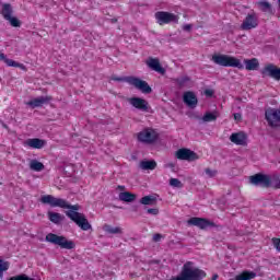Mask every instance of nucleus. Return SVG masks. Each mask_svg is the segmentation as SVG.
<instances>
[{
  "mask_svg": "<svg viewBox=\"0 0 280 280\" xmlns=\"http://www.w3.org/2000/svg\"><path fill=\"white\" fill-rule=\"evenodd\" d=\"M51 96H39L32 101H28L26 104L31 106V108H40V106H45V104H49L51 102Z\"/></svg>",
  "mask_w": 280,
  "mask_h": 280,
  "instance_id": "f3484780",
  "label": "nucleus"
},
{
  "mask_svg": "<svg viewBox=\"0 0 280 280\" xmlns=\"http://www.w3.org/2000/svg\"><path fill=\"white\" fill-rule=\"evenodd\" d=\"M212 62L219 67H235L236 69H244V65L240 59L228 55H213Z\"/></svg>",
  "mask_w": 280,
  "mask_h": 280,
  "instance_id": "20e7f679",
  "label": "nucleus"
},
{
  "mask_svg": "<svg viewBox=\"0 0 280 280\" xmlns=\"http://www.w3.org/2000/svg\"><path fill=\"white\" fill-rule=\"evenodd\" d=\"M155 19L159 25H167L170 23H178V15L166 11H158Z\"/></svg>",
  "mask_w": 280,
  "mask_h": 280,
  "instance_id": "9d476101",
  "label": "nucleus"
},
{
  "mask_svg": "<svg viewBox=\"0 0 280 280\" xmlns=\"http://www.w3.org/2000/svg\"><path fill=\"white\" fill-rule=\"evenodd\" d=\"M258 5H259L261 12H271V10H272V4H270V2H268V1H260V2H258Z\"/></svg>",
  "mask_w": 280,
  "mask_h": 280,
  "instance_id": "c756f323",
  "label": "nucleus"
},
{
  "mask_svg": "<svg viewBox=\"0 0 280 280\" xmlns=\"http://www.w3.org/2000/svg\"><path fill=\"white\" fill-rule=\"evenodd\" d=\"M147 213L150 215H159V208H149L147 209Z\"/></svg>",
  "mask_w": 280,
  "mask_h": 280,
  "instance_id": "4c0bfd02",
  "label": "nucleus"
},
{
  "mask_svg": "<svg viewBox=\"0 0 280 280\" xmlns=\"http://www.w3.org/2000/svg\"><path fill=\"white\" fill-rule=\"evenodd\" d=\"M139 167L144 171L156 170V161L154 160H142Z\"/></svg>",
  "mask_w": 280,
  "mask_h": 280,
  "instance_id": "4be33fe9",
  "label": "nucleus"
},
{
  "mask_svg": "<svg viewBox=\"0 0 280 280\" xmlns=\"http://www.w3.org/2000/svg\"><path fill=\"white\" fill-rule=\"evenodd\" d=\"M234 119L235 121H242V114L240 113L234 114Z\"/></svg>",
  "mask_w": 280,
  "mask_h": 280,
  "instance_id": "79ce46f5",
  "label": "nucleus"
},
{
  "mask_svg": "<svg viewBox=\"0 0 280 280\" xmlns=\"http://www.w3.org/2000/svg\"><path fill=\"white\" fill-rule=\"evenodd\" d=\"M271 243L273 248H276V250L280 253V238L273 237L271 238Z\"/></svg>",
  "mask_w": 280,
  "mask_h": 280,
  "instance_id": "e433bc0d",
  "label": "nucleus"
},
{
  "mask_svg": "<svg viewBox=\"0 0 280 280\" xmlns=\"http://www.w3.org/2000/svg\"><path fill=\"white\" fill-rule=\"evenodd\" d=\"M25 144L28 145V148H33L34 150H40L45 148V140L33 138L25 141Z\"/></svg>",
  "mask_w": 280,
  "mask_h": 280,
  "instance_id": "6ab92c4d",
  "label": "nucleus"
},
{
  "mask_svg": "<svg viewBox=\"0 0 280 280\" xmlns=\"http://www.w3.org/2000/svg\"><path fill=\"white\" fill-rule=\"evenodd\" d=\"M128 102L133 106V108H137V110H141L142 113H150V103H148V101L144 98L135 96L128 98Z\"/></svg>",
  "mask_w": 280,
  "mask_h": 280,
  "instance_id": "4468645a",
  "label": "nucleus"
},
{
  "mask_svg": "<svg viewBox=\"0 0 280 280\" xmlns=\"http://www.w3.org/2000/svg\"><path fill=\"white\" fill-rule=\"evenodd\" d=\"M244 63H245V69L247 71H257V69H259V60L257 58L245 59Z\"/></svg>",
  "mask_w": 280,
  "mask_h": 280,
  "instance_id": "aec40b11",
  "label": "nucleus"
},
{
  "mask_svg": "<svg viewBox=\"0 0 280 280\" xmlns=\"http://www.w3.org/2000/svg\"><path fill=\"white\" fill-rule=\"evenodd\" d=\"M3 62H5V65L8 67H15V68H20V69H25V66L23 63H19L16 61L12 60V59H9L8 56L5 57Z\"/></svg>",
  "mask_w": 280,
  "mask_h": 280,
  "instance_id": "c85d7f7f",
  "label": "nucleus"
},
{
  "mask_svg": "<svg viewBox=\"0 0 280 280\" xmlns=\"http://www.w3.org/2000/svg\"><path fill=\"white\" fill-rule=\"evenodd\" d=\"M159 140V133L154 129H144L138 133V141L141 143H154Z\"/></svg>",
  "mask_w": 280,
  "mask_h": 280,
  "instance_id": "9b49d317",
  "label": "nucleus"
},
{
  "mask_svg": "<svg viewBox=\"0 0 280 280\" xmlns=\"http://www.w3.org/2000/svg\"><path fill=\"white\" fill-rule=\"evenodd\" d=\"M191 79L189 77H182L176 79V83L178 84V86H180V89H183V86L187 85V82H190Z\"/></svg>",
  "mask_w": 280,
  "mask_h": 280,
  "instance_id": "2f4dec72",
  "label": "nucleus"
},
{
  "mask_svg": "<svg viewBox=\"0 0 280 280\" xmlns=\"http://www.w3.org/2000/svg\"><path fill=\"white\" fill-rule=\"evenodd\" d=\"M30 170H32L33 172H43V170H45V164H43L38 160H32L30 163Z\"/></svg>",
  "mask_w": 280,
  "mask_h": 280,
  "instance_id": "393cba45",
  "label": "nucleus"
},
{
  "mask_svg": "<svg viewBox=\"0 0 280 280\" xmlns=\"http://www.w3.org/2000/svg\"><path fill=\"white\" fill-rule=\"evenodd\" d=\"M257 273L254 271H244L243 273L235 277V280H250L255 279Z\"/></svg>",
  "mask_w": 280,
  "mask_h": 280,
  "instance_id": "a878e982",
  "label": "nucleus"
},
{
  "mask_svg": "<svg viewBox=\"0 0 280 280\" xmlns=\"http://www.w3.org/2000/svg\"><path fill=\"white\" fill-rule=\"evenodd\" d=\"M42 205H49L50 207H59L60 209H69L66 211L67 218L79 226L81 231H91L93 226L86 219L84 213H80V205H71L62 198H56L52 195H44L40 197Z\"/></svg>",
  "mask_w": 280,
  "mask_h": 280,
  "instance_id": "f257e3e1",
  "label": "nucleus"
},
{
  "mask_svg": "<svg viewBox=\"0 0 280 280\" xmlns=\"http://www.w3.org/2000/svg\"><path fill=\"white\" fill-rule=\"evenodd\" d=\"M1 125H2V128H5V130H9V127L5 125V122H1Z\"/></svg>",
  "mask_w": 280,
  "mask_h": 280,
  "instance_id": "a18cd8bd",
  "label": "nucleus"
},
{
  "mask_svg": "<svg viewBox=\"0 0 280 280\" xmlns=\"http://www.w3.org/2000/svg\"><path fill=\"white\" fill-rule=\"evenodd\" d=\"M270 187L272 189H280V178L278 175L270 176Z\"/></svg>",
  "mask_w": 280,
  "mask_h": 280,
  "instance_id": "7c9ffc66",
  "label": "nucleus"
},
{
  "mask_svg": "<svg viewBox=\"0 0 280 280\" xmlns=\"http://www.w3.org/2000/svg\"><path fill=\"white\" fill-rule=\"evenodd\" d=\"M14 10L12 9V4L10 3H2V16L4 21H9L11 27H21V20L18 18L12 16Z\"/></svg>",
  "mask_w": 280,
  "mask_h": 280,
  "instance_id": "423d86ee",
  "label": "nucleus"
},
{
  "mask_svg": "<svg viewBox=\"0 0 280 280\" xmlns=\"http://www.w3.org/2000/svg\"><path fill=\"white\" fill-rule=\"evenodd\" d=\"M212 280H218V273L212 276Z\"/></svg>",
  "mask_w": 280,
  "mask_h": 280,
  "instance_id": "09e8293b",
  "label": "nucleus"
},
{
  "mask_svg": "<svg viewBox=\"0 0 280 280\" xmlns=\"http://www.w3.org/2000/svg\"><path fill=\"white\" fill-rule=\"evenodd\" d=\"M23 209H25V206H21L20 210H19V213H21L23 211Z\"/></svg>",
  "mask_w": 280,
  "mask_h": 280,
  "instance_id": "de8ad7c7",
  "label": "nucleus"
},
{
  "mask_svg": "<svg viewBox=\"0 0 280 280\" xmlns=\"http://www.w3.org/2000/svg\"><path fill=\"white\" fill-rule=\"evenodd\" d=\"M203 93H205V96H206V97H213V93H214V92H213V90H205Z\"/></svg>",
  "mask_w": 280,
  "mask_h": 280,
  "instance_id": "ea45409f",
  "label": "nucleus"
},
{
  "mask_svg": "<svg viewBox=\"0 0 280 280\" xmlns=\"http://www.w3.org/2000/svg\"><path fill=\"white\" fill-rule=\"evenodd\" d=\"M2 121L0 120V124H1Z\"/></svg>",
  "mask_w": 280,
  "mask_h": 280,
  "instance_id": "8fccbe9b",
  "label": "nucleus"
},
{
  "mask_svg": "<svg viewBox=\"0 0 280 280\" xmlns=\"http://www.w3.org/2000/svg\"><path fill=\"white\" fill-rule=\"evenodd\" d=\"M117 189H120L121 191H124L126 189V186H118Z\"/></svg>",
  "mask_w": 280,
  "mask_h": 280,
  "instance_id": "49530a36",
  "label": "nucleus"
},
{
  "mask_svg": "<svg viewBox=\"0 0 280 280\" xmlns=\"http://www.w3.org/2000/svg\"><path fill=\"white\" fill-rule=\"evenodd\" d=\"M265 119L269 128H280V108H267L265 110Z\"/></svg>",
  "mask_w": 280,
  "mask_h": 280,
  "instance_id": "39448f33",
  "label": "nucleus"
},
{
  "mask_svg": "<svg viewBox=\"0 0 280 280\" xmlns=\"http://www.w3.org/2000/svg\"><path fill=\"white\" fill-rule=\"evenodd\" d=\"M215 119H218V112H207L202 117V121L205 122L215 121Z\"/></svg>",
  "mask_w": 280,
  "mask_h": 280,
  "instance_id": "cd10ccee",
  "label": "nucleus"
},
{
  "mask_svg": "<svg viewBox=\"0 0 280 280\" xmlns=\"http://www.w3.org/2000/svg\"><path fill=\"white\" fill-rule=\"evenodd\" d=\"M166 167H171L172 170H174V167H176V165L174 163H168V164H166Z\"/></svg>",
  "mask_w": 280,
  "mask_h": 280,
  "instance_id": "c03bdc74",
  "label": "nucleus"
},
{
  "mask_svg": "<svg viewBox=\"0 0 280 280\" xmlns=\"http://www.w3.org/2000/svg\"><path fill=\"white\" fill-rule=\"evenodd\" d=\"M194 27V25H191V24H185L184 26H183V30H184V32H191V28Z\"/></svg>",
  "mask_w": 280,
  "mask_h": 280,
  "instance_id": "a19ab883",
  "label": "nucleus"
},
{
  "mask_svg": "<svg viewBox=\"0 0 280 280\" xmlns=\"http://www.w3.org/2000/svg\"><path fill=\"white\" fill-rule=\"evenodd\" d=\"M183 102L188 108H196L198 106V96L192 91L185 92L183 95Z\"/></svg>",
  "mask_w": 280,
  "mask_h": 280,
  "instance_id": "dca6fc26",
  "label": "nucleus"
},
{
  "mask_svg": "<svg viewBox=\"0 0 280 280\" xmlns=\"http://www.w3.org/2000/svg\"><path fill=\"white\" fill-rule=\"evenodd\" d=\"M103 231L106 232L108 235H121L124 231L119 226H112L109 224H104L103 225Z\"/></svg>",
  "mask_w": 280,
  "mask_h": 280,
  "instance_id": "5701e85b",
  "label": "nucleus"
},
{
  "mask_svg": "<svg viewBox=\"0 0 280 280\" xmlns=\"http://www.w3.org/2000/svg\"><path fill=\"white\" fill-rule=\"evenodd\" d=\"M147 65L150 69H152V71H156V73L165 75V68L161 67V61L159 59L150 57Z\"/></svg>",
  "mask_w": 280,
  "mask_h": 280,
  "instance_id": "a211bd4d",
  "label": "nucleus"
},
{
  "mask_svg": "<svg viewBox=\"0 0 280 280\" xmlns=\"http://www.w3.org/2000/svg\"><path fill=\"white\" fill-rule=\"evenodd\" d=\"M140 205H156V197L154 196H144L140 199Z\"/></svg>",
  "mask_w": 280,
  "mask_h": 280,
  "instance_id": "bb28decb",
  "label": "nucleus"
},
{
  "mask_svg": "<svg viewBox=\"0 0 280 280\" xmlns=\"http://www.w3.org/2000/svg\"><path fill=\"white\" fill-rule=\"evenodd\" d=\"M152 240H153V242H161V240H163V234L156 233L153 235Z\"/></svg>",
  "mask_w": 280,
  "mask_h": 280,
  "instance_id": "58836bf2",
  "label": "nucleus"
},
{
  "mask_svg": "<svg viewBox=\"0 0 280 280\" xmlns=\"http://www.w3.org/2000/svg\"><path fill=\"white\" fill-rule=\"evenodd\" d=\"M48 219L52 222V224H60V222H65V215L58 212L48 211Z\"/></svg>",
  "mask_w": 280,
  "mask_h": 280,
  "instance_id": "b1692460",
  "label": "nucleus"
},
{
  "mask_svg": "<svg viewBox=\"0 0 280 280\" xmlns=\"http://www.w3.org/2000/svg\"><path fill=\"white\" fill-rule=\"evenodd\" d=\"M188 225L189 226H198V229H201V231H205L207 229H215L218 228V224L215 222L206 219V218H198V217H192L188 220Z\"/></svg>",
  "mask_w": 280,
  "mask_h": 280,
  "instance_id": "0eeeda50",
  "label": "nucleus"
},
{
  "mask_svg": "<svg viewBox=\"0 0 280 280\" xmlns=\"http://www.w3.org/2000/svg\"><path fill=\"white\" fill-rule=\"evenodd\" d=\"M110 80L114 82H127V84H130V86H135L140 93H143L144 95H150L152 93V86L147 83V81L141 80L139 77H117L112 75Z\"/></svg>",
  "mask_w": 280,
  "mask_h": 280,
  "instance_id": "f03ea898",
  "label": "nucleus"
},
{
  "mask_svg": "<svg viewBox=\"0 0 280 280\" xmlns=\"http://www.w3.org/2000/svg\"><path fill=\"white\" fill-rule=\"evenodd\" d=\"M249 183L255 187H262L264 189H269L270 175H267L264 173H257L255 175L249 176Z\"/></svg>",
  "mask_w": 280,
  "mask_h": 280,
  "instance_id": "6e6552de",
  "label": "nucleus"
},
{
  "mask_svg": "<svg viewBox=\"0 0 280 280\" xmlns=\"http://www.w3.org/2000/svg\"><path fill=\"white\" fill-rule=\"evenodd\" d=\"M45 241L66 250H73V248H75V242L67 240L63 235L60 236L55 233H48Z\"/></svg>",
  "mask_w": 280,
  "mask_h": 280,
  "instance_id": "7ed1b4c3",
  "label": "nucleus"
},
{
  "mask_svg": "<svg viewBox=\"0 0 280 280\" xmlns=\"http://www.w3.org/2000/svg\"><path fill=\"white\" fill-rule=\"evenodd\" d=\"M258 26H259V16H257L255 11H252L245 16L243 23L241 24V30L248 32L250 30H255V27H258Z\"/></svg>",
  "mask_w": 280,
  "mask_h": 280,
  "instance_id": "1a4fd4ad",
  "label": "nucleus"
},
{
  "mask_svg": "<svg viewBox=\"0 0 280 280\" xmlns=\"http://www.w3.org/2000/svg\"><path fill=\"white\" fill-rule=\"evenodd\" d=\"M9 280H36V279L30 278L27 277V275L23 273V275L11 277Z\"/></svg>",
  "mask_w": 280,
  "mask_h": 280,
  "instance_id": "f704fd0d",
  "label": "nucleus"
},
{
  "mask_svg": "<svg viewBox=\"0 0 280 280\" xmlns=\"http://www.w3.org/2000/svg\"><path fill=\"white\" fill-rule=\"evenodd\" d=\"M5 57H7L5 54H3V52L0 51V60H1L2 62H3V60H5Z\"/></svg>",
  "mask_w": 280,
  "mask_h": 280,
  "instance_id": "37998d69",
  "label": "nucleus"
},
{
  "mask_svg": "<svg viewBox=\"0 0 280 280\" xmlns=\"http://www.w3.org/2000/svg\"><path fill=\"white\" fill-rule=\"evenodd\" d=\"M262 78H272V80H276L277 82L280 81V68L277 67L273 63L267 65L261 71H260Z\"/></svg>",
  "mask_w": 280,
  "mask_h": 280,
  "instance_id": "ddd939ff",
  "label": "nucleus"
},
{
  "mask_svg": "<svg viewBox=\"0 0 280 280\" xmlns=\"http://www.w3.org/2000/svg\"><path fill=\"white\" fill-rule=\"evenodd\" d=\"M170 185H171V187H177L178 189H180V187H183V183L178 178H171Z\"/></svg>",
  "mask_w": 280,
  "mask_h": 280,
  "instance_id": "72a5a7b5",
  "label": "nucleus"
},
{
  "mask_svg": "<svg viewBox=\"0 0 280 280\" xmlns=\"http://www.w3.org/2000/svg\"><path fill=\"white\" fill-rule=\"evenodd\" d=\"M121 202H135L137 200V195L130 191H124L118 195Z\"/></svg>",
  "mask_w": 280,
  "mask_h": 280,
  "instance_id": "412c9836",
  "label": "nucleus"
},
{
  "mask_svg": "<svg viewBox=\"0 0 280 280\" xmlns=\"http://www.w3.org/2000/svg\"><path fill=\"white\" fill-rule=\"evenodd\" d=\"M230 141L235 145H248V136L246 132H235L230 136Z\"/></svg>",
  "mask_w": 280,
  "mask_h": 280,
  "instance_id": "2eb2a0df",
  "label": "nucleus"
},
{
  "mask_svg": "<svg viewBox=\"0 0 280 280\" xmlns=\"http://www.w3.org/2000/svg\"><path fill=\"white\" fill-rule=\"evenodd\" d=\"M175 156L176 159H178L179 161H198L199 156L198 153L191 151L190 149L187 148H183V149H178L175 152Z\"/></svg>",
  "mask_w": 280,
  "mask_h": 280,
  "instance_id": "f8f14e48",
  "label": "nucleus"
},
{
  "mask_svg": "<svg viewBox=\"0 0 280 280\" xmlns=\"http://www.w3.org/2000/svg\"><path fill=\"white\" fill-rule=\"evenodd\" d=\"M205 173L207 174V176H209V178H215V176H218V171L215 170L206 168Z\"/></svg>",
  "mask_w": 280,
  "mask_h": 280,
  "instance_id": "c9c22d12",
  "label": "nucleus"
},
{
  "mask_svg": "<svg viewBox=\"0 0 280 280\" xmlns=\"http://www.w3.org/2000/svg\"><path fill=\"white\" fill-rule=\"evenodd\" d=\"M10 268V262L4 261L3 259H0V277Z\"/></svg>",
  "mask_w": 280,
  "mask_h": 280,
  "instance_id": "473e14b6",
  "label": "nucleus"
}]
</instances>
